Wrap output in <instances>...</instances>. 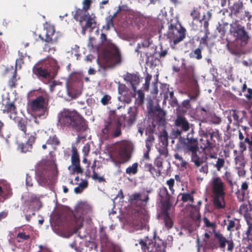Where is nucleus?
I'll list each match as a JSON object with an SVG mask.
<instances>
[{
  "mask_svg": "<svg viewBox=\"0 0 252 252\" xmlns=\"http://www.w3.org/2000/svg\"><path fill=\"white\" fill-rule=\"evenodd\" d=\"M128 116H118L114 111H110L108 118L104 121V126L100 133L101 142L108 141L112 138L120 137L122 134V127H131L136 122L137 110L135 107H130Z\"/></svg>",
  "mask_w": 252,
  "mask_h": 252,
  "instance_id": "nucleus-1",
  "label": "nucleus"
},
{
  "mask_svg": "<svg viewBox=\"0 0 252 252\" xmlns=\"http://www.w3.org/2000/svg\"><path fill=\"white\" fill-rule=\"evenodd\" d=\"M58 123L61 127H67L76 132L85 131L88 128L87 121L76 111L63 110L59 114Z\"/></svg>",
  "mask_w": 252,
  "mask_h": 252,
  "instance_id": "nucleus-2",
  "label": "nucleus"
},
{
  "mask_svg": "<svg viewBox=\"0 0 252 252\" xmlns=\"http://www.w3.org/2000/svg\"><path fill=\"white\" fill-rule=\"evenodd\" d=\"M202 135L200 145L202 152L205 155V158H217L218 149L214 138L218 141L221 139V133L219 129L208 127L202 131Z\"/></svg>",
  "mask_w": 252,
  "mask_h": 252,
  "instance_id": "nucleus-3",
  "label": "nucleus"
},
{
  "mask_svg": "<svg viewBox=\"0 0 252 252\" xmlns=\"http://www.w3.org/2000/svg\"><path fill=\"white\" fill-rule=\"evenodd\" d=\"M57 64L56 61L52 58L44 59L34 65L32 72L38 79L45 83L44 80H49L52 77L50 67L53 66L56 68Z\"/></svg>",
  "mask_w": 252,
  "mask_h": 252,
  "instance_id": "nucleus-4",
  "label": "nucleus"
},
{
  "mask_svg": "<svg viewBox=\"0 0 252 252\" xmlns=\"http://www.w3.org/2000/svg\"><path fill=\"white\" fill-rule=\"evenodd\" d=\"M134 145L128 140H123L113 144L110 151L119 158H131L134 151Z\"/></svg>",
  "mask_w": 252,
  "mask_h": 252,
  "instance_id": "nucleus-5",
  "label": "nucleus"
},
{
  "mask_svg": "<svg viewBox=\"0 0 252 252\" xmlns=\"http://www.w3.org/2000/svg\"><path fill=\"white\" fill-rule=\"evenodd\" d=\"M229 33L234 38V40L240 41L242 46L247 45L251 38L245 27L241 25L238 20L230 24Z\"/></svg>",
  "mask_w": 252,
  "mask_h": 252,
  "instance_id": "nucleus-6",
  "label": "nucleus"
},
{
  "mask_svg": "<svg viewBox=\"0 0 252 252\" xmlns=\"http://www.w3.org/2000/svg\"><path fill=\"white\" fill-rule=\"evenodd\" d=\"M174 125L176 128L172 129L170 134V137L171 139L183 138L184 140H185V138L182 137L183 133L188 131L193 126L189 123L185 117L181 115L177 116L174 121Z\"/></svg>",
  "mask_w": 252,
  "mask_h": 252,
  "instance_id": "nucleus-7",
  "label": "nucleus"
},
{
  "mask_svg": "<svg viewBox=\"0 0 252 252\" xmlns=\"http://www.w3.org/2000/svg\"><path fill=\"white\" fill-rule=\"evenodd\" d=\"M187 142L185 143V149L187 153L190 154L191 158H204L201 156L202 151H200L198 147V138L194 136L193 128L187 135Z\"/></svg>",
  "mask_w": 252,
  "mask_h": 252,
  "instance_id": "nucleus-8",
  "label": "nucleus"
},
{
  "mask_svg": "<svg viewBox=\"0 0 252 252\" xmlns=\"http://www.w3.org/2000/svg\"><path fill=\"white\" fill-rule=\"evenodd\" d=\"M49 95L44 91L41 94L32 99L30 104L31 108L33 111H41L43 113L48 112Z\"/></svg>",
  "mask_w": 252,
  "mask_h": 252,
  "instance_id": "nucleus-9",
  "label": "nucleus"
},
{
  "mask_svg": "<svg viewBox=\"0 0 252 252\" xmlns=\"http://www.w3.org/2000/svg\"><path fill=\"white\" fill-rule=\"evenodd\" d=\"M186 30L185 28L180 26L179 28L172 24L169 26L168 38L173 42L174 45L179 43L182 41L186 35Z\"/></svg>",
  "mask_w": 252,
  "mask_h": 252,
  "instance_id": "nucleus-10",
  "label": "nucleus"
},
{
  "mask_svg": "<svg viewBox=\"0 0 252 252\" xmlns=\"http://www.w3.org/2000/svg\"><path fill=\"white\" fill-rule=\"evenodd\" d=\"M182 77L184 81L189 84H196L197 79L195 75V67L194 64L187 65L184 59L181 64Z\"/></svg>",
  "mask_w": 252,
  "mask_h": 252,
  "instance_id": "nucleus-11",
  "label": "nucleus"
},
{
  "mask_svg": "<svg viewBox=\"0 0 252 252\" xmlns=\"http://www.w3.org/2000/svg\"><path fill=\"white\" fill-rule=\"evenodd\" d=\"M244 6L242 2L238 1L235 2L230 8L231 14L234 16L239 20H244L247 18L249 21L250 20L252 16L248 11H243Z\"/></svg>",
  "mask_w": 252,
  "mask_h": 252,
  "instance_id": "nucleus-12",
  "label": "nucleus"
},
{
  "mask_svg": "<svg viewBox=\"0 0 252 252\" xmlns=\"http://www.w3.org/2000/svg\"><path fill=\"white\" fill-rule=\"evenodd\" d=\"M103 53L105 58L111 64L117 65L121 63L122 56L117 47L111 50H104Z\"/></svg>",
  "mask_w": 252,
  "mask_h": 252,
  "instance_id": "nucleus-13",
  "label": "nucleus"
},
{
  "mask_svg": "<svg viewBox=\"0 0 252 252\" xmlns=\"http://www.w3.org/2000/svg\"><path fill=\"white\" fill-rule=\"evenodd\" d=\"M46 31L45 38L39 35V37L43 41L55 44L58 42V36L55 34V30L53 26L48 25H47L44 29Z\"/></svg>",
  "mask_w": 252,
  "mask_h": 252,
  "instance_id": "nucleus-14",
  "label": "nucleus"
},
{
  "mask_svg": "<svg viewBox=\"0 0 252 252\" xmlns=\"http://www.w3.org/2000/svg\"><path fill=\"white\" fill-rule=\"evenodd\" d=\"M127 18L131 22L135 24H140L144 23L146 17L140 12L133 9L128 10Z\"/></svg>",
  "mask_w": 252,
  "mask_h": 252,
  "instance_id": "nucleus-15",
  "label": "nucleus"
},
{
  "mask_svg": "<svg viewBox=\"0 0 252 252\" xmlns=\"http://www.w3.org/2000/svg\"><path fill=\"white\" fill-rule=\"evenodd\" d=\"M46 143L48 146L52 147V150L49 151V155L50 158H55L57 155V148L56 146H59L61 144L60 140L56 134L50 135L46 140Z\"/></svg>",
  "mask_w": 252,
  "mask_h": 252,
  "instance_id": "nucleus-16",
  "label": "nucleus"
},
{
  "mask_svg": "<svg viewBox=\"0 0 252 252\" xmlns=\"http://www.w3.org/2000/svg\"><path fill=\"white\" fill-rule=\"evenodd\" d=\"M27 138L28 140L25 144L22 143L19 145L18 148L22 153H25L31 151L32 145L36 138V133L35 132L31 133Z\"/></svg>",
  "mask_w": 252,
  "mask_h": 252,
  "instance_id": "nucleus-17",
  "label": "nucleus"
},
{
  "mask_svg": "<svg viewBox=\"0 0 252 252\" xmlns=\"http://www.w3.org/2000/svg\"><path fill=\"white\" fill-rule=\"evenodd\" d=\"M152 111L157 112V117L153 121L158 124V128H164V126H166L165 112L159 107H155L154 110Z\"/></svg>",
  "mask_w": 252,
  "mask_h": 252,
  "instance_id": "nucleus-18",
  "label": "nucleus"
},
{
  "mask_svg": "<svg viewBox=\"0 0 252 252\" xmlns=\"http://www.w3.org/2000/svg\"><path fill=\"white\" fill-rule=\"evenodd\" d=\"M227 42L226 47L228 51L232 54L239 57L242 54L241 48L234 42H231L226 38Z\"/></svg>",
  "mask_w": 252,
  "mask_h": 252,
  "instance_id": "nucleus-19",
  "label": "nucleus"
},
{
  "mask_svg": "<svg viewBox=\"0 0 252 252\" xmlns=\"http://www.w3.org/2000/svg\"><path fill=\"white\" fill-rule=\"evenodd\" d=\"M223 183L220 178L213 179V188L214 194L224 193L223 191Z\"/></svg>",
  "mask_w": 252,
  "mask_h": 252,
  "instance_id": "nucleus-20",
  "label": "nucleus"
},
{
  "mask_svg": "<svg viewBox=\"0 0 252 252\" xmlns=\"http://www.w3.org/2000/svg\"><path fill=\"white\" fill-rule=\"evenodd\" d=\"M2 113L5 114H9L10 118H12V115L14 116L17 114L16 107L13 102H7L4 106L3 109H2Z\"/></svg>",
  "mask_w": 252,
  "mask_h": 252,
  "instance_id": "nucleus-21",
  "label": "nucleus"
},
{
  "mask_svg": "<svg viewBox=\"0 0 252 252\" xmlns=\"http://www.w3.org/2000/svg\"><path fill=\"white\" fill-rule=\"evenodd\" d=\"M125 80L130 82L133 90L135 91V85L139 84L140 80L138 75L135 74L127 73L125 77Z\"/></svg>",
  "mask_w": 252,
  "mask_h": 252,
  "instance_id": "nucleus-22",
  "label": "nucleus"
},
{
  "mask_svg": "<svg viewBox=\"0 0 252 252\" xmlns=\"http://www.w3.org/2000/svg\"><path fill=\"white\" fill-rule=\"evenodd\" d=\"M76 209L78 215H85L91 213L92 211L91 206L85 202L78 204Z\"/></svg>",
  "mask_w": 252,
  "mask_h": 252,
  "instance_id": "nucleus-23",
  "label": "nucleus"
},
{
  "mask_svg": "<svg viewBox=\"0 0 252 252\" xmlns=\"http://www.w3.org/2000/svg\"><path fill=\"white\" fill-rule=\"evenodd\" d=\"M224 193L214 194V204L217 208L221 209L224 208Z\"/></svg>",
  "mask_w": 252,
  "mask_h": 252,
  "instance_id": "nucleus-24",
  "label": "nucleus"
},
{
  "mask_svg": "<svg viewBox=\"0 0 252 252\" xmlns=\"http://www.w3.org/2000/svg\"><path fill=\"white\" fill-rule=\"evenodd\" d=\"M86 22L84 26V29H89L90 32H92L95 28H96V22L95 20L94 17H92L90 14L87 13V15L86 17Z\"/></svg>",
  "mask_w": 252,
  "mask_h": 252,
  "instance_id": "nucleus-25",
  "label": "nucleus"
},
{
  "mask_svg": "<svg viewBox=\"0 0 252 252\" xmlns=\"http://www.w3.org/2000/svg\"><path fill=\"white\" fill-rule=\"evenodd\" d=\"M165 127L166 126H164V128H158V130L159 133V139L160 142L162 143V145L167 146L168 144V135L165 130Z\"/></svg>",
  "mask_w": 252,
  "mask_h": 252,
  "instance_id": "nucleus-26",
  "label": "nucleus"
},
{
  "mask_svg": "<svg viewBox=\"0 0 252 252\" xmlns=\"http://www.w3.org/2000/svg\"><path fill=\"white\" fill-rule=\"evenodd\" d=\"M192 87L188 93V96H189L190 100H195L197 99L199 95V91L197 82L196 84H191Z\"/></svg>",
  "mask_w": 252,
  "mask_h": 252,
  "instance_id": "nucleus-27",
  "label": "nucleus"
},
{
  "mask_svg": "<svg viewBox=\"0 0 252 252\" xmlns=\"http://www.w3.org/2000/svg\"><path fill=\"white\" fill-rule=\"evenodd\" d=\"M154 140L155 137L153 134L148 135V137L146 140V147L147 150L144 153L143 158H149V153Z\"/></svg>",
  "mask_w": 252,
  "mask_h": 252,
  "instance_id": "nucleus-28",
  "label": "nucleus"
},
{
  "mask_svg": "<svg viewBox=\"0 0 252 252\" xmlns=\"http://www.w3.org/2000/svg\"><path fill=\"white\" fill-rule=\"evenodd\" d=\"M16 122L18 128L22 131L26 136H29L31 133L26 132L27 122L23 118H19L17 119Z\"/></svg>",
  "mask_w": 252,
  "mask_h": 252,
  "instance_id": "nucleus-29",
  "label": "nucleus"
},
{
  "mask_svg": "<svg viewBox=\"0 0 252 252\" xmlns=\"http://www.w3.org/2000/svg\"><path fill=\"white\" fill-rule=\"evenodd\" d=\"M205 158H192V160L197 166L201 165V168L200 169L201 172L207 173L208 167L206 163Z\"/></svg>",
  "mask_w": 252,
  "mask_h": 252,
  "instance_id": "nucleus-30",
  "label": "nucleus"
},
{
  "mask_svg": "<svg viewBox=\"0 0 252 252\" xmlns=\"http://www.w3.org/2000/svg\"><path fill=\"white\" fill-rule=\"evenodd\" d=\"M87 15V13H85L83 9H77L74 12L73 18L75 20L79 21L80 23H82L86 20Z\"/></svg>",
  "mask_w": 252,
  "mask_h": 252,
  "instance_id": "nucleus-31",
  "label": "nucleus"
},
{
  "mask_svg": "<svg viewBox=\"0 0 252 252\" xmlns=\"http://www.w3.org/2000/svg\"><path fill=\"white\" fill-rule=\"evenodd\" d=\"M71 162L72 165L69 166V169L72 167L73 172H76L78 173H82L83 172V170L79 164V158H71Z\"/></svg>",
  "mask_w": 252,
  "mask_h": 252,
  "instance_id": "nucleus-32",
  "label": "nucleus"
},
{
  "mask_svg": "<svg viewBox=\"0 0 252 252\" xmlns=\"http://www.w3.org/2000/svg\"><path fill=\"white\" fill-rule=\"evenodd\" d=\"M130 199L133 202L140 200L147 203L149 200V196L148 194L142 195L140 193H135L131 196Z\"/></svg>",
  "mask_w": 252,
  "mask_h": 252,
  "instance_id": "nucleus-33",
  "label": "nucleus"
},
{
  "mask_svg": "<svg viewBox=\"0 0 252 252\" xmlns=\"http://www.w3.org/2000/svg\"><path fill=\"white\" fill-rule=\"evenodd\" d=\"M215 236L219 243L220 247L221 249H224L228 240L220 232H215Z\"/></svg>",
  "mask_w": 252,
  "mask_h": 252,
  "instance_id": "nucleus-34",
  "label": "nucleus"
},
{
  "mask_svg": "<svg viewBox=\"0 0 252 252\" xmlns=\"http://www.w3.org/2000/svg\"><path fill=\"white\" fill-rule=\"evenodd\" d=\"M202 49L203 48L202 47H199L191 52L189 54L190 58H194L197 60H201L202 58Z\"/></svg>",
  "mask_w": 252,
  "mask_h": 252,
  "instance_id": "nucleus-35",
  "label": "nucleus"
},
{
  "mask_svg": "<svg viewBox=\"0 0 252 252\" xmlns=\"http://www.w3.org/2000/svg\"><path fill=\"white\" fill-rule=\"evenodd\" d=\"M102 46H103L105 48H106L105 50H111L117 47V46L112 42V41L108 39H107L102 44L97 45L96 47L97 50H99Z\"/></svg>",
  "mask_w": 252,
  "mask_h": 252,
  "instance_id": "nucleus-36",
  "label": "nucleus"
},
{
  "mask_svg": "<svg viewBox=\"0 0 252 252\" xmlns=\"http://www.w3.org/2000/svg\"><path fill=\"white\" fill-rule=\"evenodd\" d=\"M158 124L153 121L152 125L147 127L146 133L147 135H153V133L158 134Z\"/></svg>",
  "mask_w": 252,
  "mask_h": 252,
  "instance_id": "nucleus-37",
  "label": "nucleus"
},
{
  "mask_svg": "<svg viewBox=\"0 0 252 252\" xmlns=\"http://www.w3.org/2000/svg\"><path fill=\"white\" fill-rule=\"evenodd\" d=\"M18 55H19V58L16 60V64L17 63H24V59L28 57L29 59L30 58V56H28L27 55V53L26 51H24L23 50V48H21L20 50L18 51Z\"/></svg>",
  "mask_w": 252,
  "mask_h": 252,
  "instance_id": "nucleus-38",
  "label": "nucleus"
},
{
  "mask_svg": "<svg viewBox=\"0 0 252 252\" xmlns=\"http://www.w3.org/2000/svg\"><path fill=\"white\" fill-rule=\"evenodd\" d=\"M88 182L86 180L83 181L79 184V186L74 189V192L76 194L80 193L83 190L87 187Z\"/></svg>",
  "mask_w": 252,
  "mask_h": 252,
  "instance_id": "nucleus-39",
  "label": "nucleus"
},
{
  "mask_svg": "<svg viewBox=\"0 0 252 252\" xmlns=\"http://www.w3.org/2000/svg\"><path fill=\"white\" fill-rule=\"evenodd\" d=\"M145 168L153 175L157 176L160 175V170L159 169H156L151 164H146Z\"/></svg>",
  "mask_w": 252,
  "mask_h": 252,
  "instance_id": "nucleus-40",
  "label": "nucleus"
},
{
  "mask_svg": "<svg viewBox=\"0 0 252 252\" xmlns=\"http://www.w3.org/2000/svg\"><path fill=\"white\" fill-rule=\"evenodd\" d=\"M205 16L204 15L203 18L199 21H193L191 23V29L193 31H198L201 27L202 21L205 19Z\"/></svg>",
  "mask_w": 252,
  "mask_h": 252,
  "instance_id": "nucleus-41",
  "label": "nucleus"
},
{
  "mask_svg": "<svg viewBox=\"0 0 252 252\" xmlns=\"http://www.w3.org/2000/svg\"><path fill=\"white\" fill-rule=\"evenodd\" d=\"M138 171V163H134L131 166L128 167L126 169V173L128 174H135Z\"/></svg>",
  "mask_w": 252,
  "mask_h": 252,
  "instance_id": "nucleus-42",
  "label": "nucleus"
},
{
  "mask_svg": "<svg viewBox=\"0 0 252 252\" xmlns=\"http://www.w3.org/2000/svg\"><path fill=\"white\" fill-rule=\"evenodd\" d=\"M171 204L169 200H164L162 203L163 214L164 215H168V211L170 210Z\"/></svg>",
  "mask_w": 252,
  "mask_h": 252,
  "instance_id": "nucleus-43",
  "label": "nucleus"
},
{
  "mask_svg": "<svg viewBox=\"0 0 252 252\" xmlns=\"http://www.w3.org/2000/svg\"><path fill=\"white\" fill-rule=\"evenodd\" d=\"M203 221L206 227L211 228L213 232H215V229L216 227V224L215 222H211L209 220L205 217L203 218Z\"/></svg>",
  "mask_w": 252,
  "mask_h": 252,
  "instance_id": "nucleus-44",
  "label": "nucleus"
},
{
  "mask_svg": "<svg viewBox=\"0 0 252 252\" xmlns=\"http://www.w3.org/2000/svg\"><path fill=\"white\" fill-rule=\"evenodd\" d=\"M159 195L163 200H169L170 196L168 193L167 190L165 188H162L160 189Z\"/></svg>",
  "mask_w": 252,
  "mask_h": 252,
  "instance_id": "nucleus-45",
  "label": "nucleus"
},
{
  "mask_svg": "<svg viewBox=\"0 0 252 252\" xmlns=\"http://www.w3.org/2000/svg\"><path fill=\"white\" fill-rule=\"evenodd\" d=\"M138 97L136 98V101L138 105H141L144 103L145 95L140 90L137 92Z\"/></svg>",
  "mask_w": 252,
  "mask_h": 252,
  "instance_id": "nucleus-46",
  "label": "nucleus"
},
{
  "mask_svg": "<svg viewBox=\"0 0 252 252\" xmlns=\"http://www.w3.org/2000/svg\"><path fill=\"white\" fill-rule=\"evenodd\" d=\"M227 23H225L223 25L219 24L218 27H217V30H218L219 33L220 34L221 37H223L225 35L226 32V28L225 25H227Z\"/></svg>",
  "mask_w": 252,
  "mask_h": 252,
  "instance_id": "nucleus-47",
  "label": "nucleus"
},
{
  "mask_svg": "<svg viewBox=\"0 0 252 252\" xmlns=\"http://www.w3.org/2000/svg\"><path fill=\"white\" fill-rule=\"evenodd\" d=\"M190 15L192 17L193 21H199L200 12L198 10L197 8H193L191 10Z\"/></svg>",
  "mask_w": 252,
  "mask_h": 252,
  "instance_id": "nucleus-48",
  "label": "nucleus"
},
{
  "mask_svg": "<svg viewBox=\"0 0 252 252\" xmlns=\"http://www.w3.org/2000/svg\"><path fill=\"white\" fill-rule=\"evenodd\" d=\"M93 0H84L82 2L83 9L86 12L90 9Z\"/></svg>",
  "mask_w": 252,
  "mask_h": 252,
  "instance_id": "nucleus-49",
  "label": "nucleus"
},
{
  "mask_svg": "<svg viewBox=\"0 0 252 252\" xmlns=\"http://www.w3.org/2000/svg\"><path fill=\"white\" fill-rule=\"evenodd\" d=\"M92 179L99 183L104 182L105 178L103 176H99L94 171L92 176Z\"/></svg>",
  "mask_w": 252,
  "mask_h": 252,
  "instance_id": "nucleus-50",
  "label": "nucleus"
},
{
  "mask_svg": "<svg viewBox=\"0 0 252 252\" xmlns=\"http://www.w3.org/2000/svg\"><path fill=\"white\" fill-rule=\"evenodd\" d=\"M208 15V18L207 20H205L203 23V27L205 30V32H206V34H209V20L211 19V14L210 12H207Z\"/></svg>",
  "mask_w": 252,
  "mask_h": 252,
  "instance_id": "nucleus-51",
  "label": "nucleus"
},
{
  "mask_svg": "<svg viewBox=\"0 0 252 252\" xmlns=\"http://www.w3.org/2000/svg\"><path fill=\"white\" fill-rule=\"evenodd\" d=\"M236 167L239 169L242 168L245 165L244 158H235Z\"/></svg>",
  "mask_w": 252,
  "mask_h": 252,
  "instance_id": "nucleus-52",
  "label": "nucleus"
},
{
  "mask_svg": "<svg viewBox=\"0 0 252 252\" xmlns=\"http://www.w3.org/2000/svg\"><path fill=\"white\" fill-rule=\"evenodd\" d=\"M182 196V200L184 202H187L188 201H190L191 202L193 201V198L191 195L189 193H182L181 194Z\"/></svg>",
  "mask_w": 252,
  "mask_h": 252,
  "instance_id": "nucleus-53",
  "label": "nucleus"
},
{
  "mask_svg": "<svg viewBox=\"0 0 252 252\" xmlns=\"http://www.w3.org/2000/svg\"><path fill=\"white\" fill-rule=\"evenodd\" d=\"M245 142L248 145L249 151L250 152V156L251 158H252V135L250 138L246 137L245 139Z\"/></svg>",
  "mask_w": 252,
  "mask_h": 252,
  "instance_id": "nucleus-54",
  "label": "nucleus"
},
{
  "mask_svg": "<svg viewBox=\"0 0 252 252\" xmlns=\"http://www.w3.org/2000/svg\"><path fill=\"white\" fill-rule=\"evenodd\" d=\"M164 221L166 226L168 228H170L172 226V221L169 218L168 215H164Z\"/></svg>",
  "mask_w": 252,
  "mask_h": 252,
  "instance_id": "nucleus-55",
  "label": "nucleus"
},
{
  "mask_svg": "<svg viewBox=\"0 0 252 252\" xmlns=\"http://www.w3.org/2000/svg\"><path fill=\"white\" fill-rule=\"evenodd\" d=\"M111 99V96L105 94L101 99L100 102L103 105H107Z\"/></svg>",
  "mask_w": 252,
  "mask_h": 252,
  "instance_id": "nucleus-56",
  "label": "nucleus"
},
{
  "mask_svg": "<svg viewBox=\"0 0 252 252\" xmlns=\"http://www.w3.org/2000/svg\"><path fill=\"white\" fill-rule=\"evenodd\" d=\"M70 152L71 158H79L78 150L74 146H72Z\"/></svg>",
  "mask_w": 252,
  "mask_h": 252,
  "instance_id": "nucleus-57",
  "label": "nucleus"
},
{
  "mask_svg": "<svg viewBox=\"0 0 252 252\" xmlns=\"http://www.w3.org/2000/svg\"><path fill=\"white\" fill-rule=\"evenodd\" d=\"M247 224L248 227L246 231V234L249 239L252 241V223L248 221Z\"/></svg>",
  "mask_w": 252,
  "mask_h": 252,
  "instance_id": "nucleus-58",
  "label": "nucleus"
},
{
  "mask_svg": "<svg viewBox=\"0 0 252 252\" xmlns=\"http://www.w3.org/2000/svg\"><path fill=\"white\" fill-rule=\"evenodd\" d=\"M152 78V75H149L148 74L147 76L145 77V82L144 84V89L148 91L149 89L150 84V81Z\"/></svg>",
  "mask_w": 252,
  "mask_h": 252,
  "instance_id": "nucleus-59",
  "label": "nucleus"
},
{
  "mask_svg": "<svg viewBox=\"0 0 252 252\" xmlns=\"http://www.w3.org/2000/svg\"><path fill=\"white\" fill-rule=\"evenodd\" d=\"M224 160L223 158H218L216 162L215 166L218 171H220V168L224 166Z\"/></svg>",
  "mask_w": 252,
  "mask_h": 252,
  "instance_id": "nucleus-60",
  "label": "nucleus"
},
{
  "mask_svg": "<svg viewBox=\"0 0 252 252\" xmlns=\"http://www.w3.org/2000/svg\"><path fill=\"white\" fill-rule=\"evenodd\" d=\"M167 146H162L160 147L158 150V152L161 156H163L165 157L168 156V151L166 148Z\"/></svg>",
  "mask_w": 252,
  "mask_h": 252,
  "instance_id": "nucleus-61",
  "label": "nucleus"
},
{
  "mask_svg": "<svg viewBox=\"0 0 252 252\" xmlns=\"http://www.w3.org/2000/svg\"><path fill=\"white\" fill-rule=\"evenodd\" d=\"M6 53L5 45L3 41L0 40V58Z\"/></svg>",
  "mask_w": 252,
  "mask_h": 252,
  "instance_id": "nucleus-62",
  "label": "nucleus"
},
{
  "mask_svg": "<svg viewBox=\"0 0 252 252\" xmlns=\"http://www.w3.org/2000/svg\"><path fill=\"white\" fill-rule=\"evenodd\" d=\"M90 145L88 144H85L82 149V152L83 154V156L84 157H86V156H87L88 155V154L90 152Z\"/></svg>",
  "mask_w": 252,
  "mask_h": 252,
  "instance_id": "nucleus-63",
  "label": "nucleus"
},
{
  "mask_svg": "<svg viewBox=\"0 0 252 252\" xmlns=\"http://www.w3.org/2000/svg\"><path fill=\"white\" fill-rule=\"evenodd\" d=\"M69 246L72 248L74 249L76 252H83V248L82 247H80L77 246L75 242H73L72 243L69 245Z\"/></svg>",
  "mask_w": 252,
  "mask_h": 252,
  "instance_id": "nucleus-64",
  "label": "nucleus"
}]
</instances>
